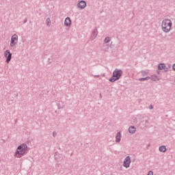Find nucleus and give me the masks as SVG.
Here are the masks:
<instances>
[{
    "mask_svg": "<svg viewBox=\"0 0 175 175\" xmlns=\"http://www.w3.org/2000/svg\"><path fill=\"white\" fill-rule=\"evenodd\" d=\"M48 59H49V61H50V58H49Z\"/></svg>",
    "mask_w": 175,
    "mask_h": 175,
    "instance_id": "26",
    "label": "nucleus"
},
{
    "mask_svg": "<svg viewBox=\"0 0 175 175\" xmlns=\"http://www.w3.org/2000/svg\"><path fill=\"white\" fill-rule=\"evenodd\" d=\"M50 23H51V22L50 21L49 18H48L46 19V25H47V27H50Z\"/></svg>",
    "mask_w": 175,
    "mask_h": 175,
    "instance_id": "18",
    "label": "nucleus"
},
{
    "mask_svg": "<svg viewBox=\"0 0 175 175\" xmlns=\"http://www.w3.org/2000/svg\"><path fill=\"white\" fill-rule=\"evenodd\" d=\"M151 79L150 77H146L145 78H139V81H146V80H150Z\"/></svg>",
    "mask_w": 175,
    "mask_h": 175,
    "instance_id": "16",
    "label": "nucleus"
},
{
    "mask_svg": "<svg viewBox=\"0 0 175 175\" xmlns=\"http://www.w3.org/2000/svg\"><path fill=\"white\" fill-rule=\"evenodd\" d=\"M86 6H87V3L85 2V1H83V0H81L77 4V7L81 10L85 9Z\"/></svg>",
    "mask_w": 175,
    "mask_h": 175,
    "instance_id": "7",
    "label": "nucleus"
},
{
    "mask_svg": "<svg viewBox=\"0 0 175 175\" xmlns=\"http://www.w3.org/2000/svg\"><path fill=\"white\" fill-rule=\"evenodd\" d=\"M28 154V146L25 144H22L18 146L14 153L16 158H23L25 155Z\"/></svg>",
    "mask_w": 175,
    "mask_h": 175,
    "instance_id": "1",
    "label": "nucleus"
},
{
    "mask_svg": "<svg viewBox=\"0 0 175 175\" xmlns=\"http://www.w3.org/2000/svg\"><path fill=\"white\" fill-rule=\"evenodd\" d=\"M173 70H175V64L172 66Z\"/></svg>",
    "mask_w": 175,
    "mask_h": 175,
    "instance_id": "23",
    "label": "nucleus"
},
{
    "mask_svg": "<svg viewBox=\"0 0 175 175\" xmlns=\"http://www.w3.org/2000/svg\"><path fill=\"white\" fill-rule=\"evenodd\" d=\"M98 33H99V32L98 31V29H93V31L91 33L92 40H94V39H96V36H98Z\"/></svg>",
    "mask_w": 175,
    "mask_h": 175,
    "instance_id": "8",
    "label": "nucleus"
},
{
    "mask_svg": "<svg viewBox=\"0 0 175 175\" xmlns=\"http://www.w3.org/2000/svg\"><path fill=\"white\" fill-rule=\"evenodd\" d=\"M142 76H144L145 75H147V72H146V71H142Z\"/></svg>",
    "mask_w": 175,
    "mask_h": 175,
    "instance_id": "22",
    "label": "nucleus"
},
{
    "mask_svg": "<svg viewBox=\"0 0 175 175\" xmlns=\"http://www.w3.org/2000/svg\"><path fill=\"white\" fill-rule=\"evenodd\" d=\"M94 77H100V75H95Z\"/></svg>",
    "mask_w": 175,
    "mask_h": 175,
    "instance_id": "24",
    "label": "nucleus"
},
{
    "mask_svg": "<svg viewBox=\"0 0 175 175\" xmlns=\"http://www.w3.org/2000/svg\"><path fill=\"white\" fill-rule=\"evenodd\" d=\"M4 57H6L7 64H9V62H10V61H12V53H10V50H6L4 52Z\"/></svg>",
    "mask_w": 175,
    "mask_h": 175,
    "instance_id": "5",
    "label": "nucleus"
},
{
    "mask_svg": "<svg viewBox=\"0 0 175 175\" xmlns=\"http://www.w3.org/2000/svg\"><path fill=\"white\" fill-rule=\"evenodd\" d=\"M172 25H173V23L170 19L166 18L163 20L161 23L162 31L165 32V33H168L172 30Z\"/></svg>",
    "mask_w": 175,
    "mask_h": 175,
    "instance_id": "2",
    "label": "nucleus"
},
{
    "mask_svg": "<svg viewBox=\"0 0 175 175\" xmlns=\"http://www.w3.org/2000/svg\"><path fill=\"white\" fill-rule=\"evenodd\" d=\"M18 42V36H17L16 34H14L11 37L10 46L13 47L14 46H16Z\"/></svg>",
    "mask_w": 175,
    "mask_h": 175,
    "instance_id": "4",
    "label": "nucleus"
},
{
    "mask_svg": "<svg viewBox=\"0 0 175 175\" xmlns=\"http://www.w3.org/2000/svg\"><path fill=\"white\" fill-rule=\"evenodd\" d=\"M53 137H55V136H57V132L53 131Z\"/></svg>",
    "mask_w": 175,
    "mask_h": 175,
    "instance_id": "20",
    "label": "nucleus"
},
{
    "mask_svg": "<svg viewBox=\"0 0 175 175\" xmlns=\"http://www.w3.org/2000/svg\"><path fill=\"white\" fill-rule=\"evenodd\" d=\"M121 137H122L121 132L117 133L116 136V143H120V142H121Z\"/></svg>",
    "mask_w": 175,
    "mask_h": 175,
    "instance_id": "10",
    "label": "nucleus"
},
{
    "mask_svg": "<svg viewBox=\"0 0 175 175\" xmlns=\"http://www.w3.org/2000/svg\"><path fill=\"white\" fill-rule=\"evenodd\" d=\"M123 166L124 167H129V166H131V157L127 156L124 161V163H123Z\"/></svg>",
    "mask_w": 175,
    "mask_h": 175,
    "instance_id": "6",
    "label": "nucleus"
},
{
    "mask_svg": "<svg viewBox=\"0 0 175 175\" xmlns=\"http://www.w3.org/2000/svg\"><path fill=\"white\" fill-rule=\"evenodd\" d=\"M111 40V38L110 37H106L104 40V42L105 43H109Z\"/></svg>",
    "mask_w": 175,
    "mask_h": 175,
    "instance_id": "17",
    "label": "nucleus"
},
{
    "mask_svg": "<svg viewBox=\"0 0 175 175\" xmlns=\"http://www.w3.org/2000/svg\"><path fill=\"white\" fill-rule=\"evenodd\" d=\"M129 133L133 134L136 133V127L135 126H131L129 128Z\"/></svg>",
    "mask_w": 175,
    "mask_h": 175,
    "instance_id": "11",
    "label": "nucleus"
},
{
    "mask_svg": "<svg viewBox=\"0 0 175 175\" xmlns=\"http://www.w3.org/2000/svg\"><path fill=\"white\" fill-rule=\"evenodd\" d=\"M57 107L58 109H64V107H65V105H64V102L59 101L57 103Z\"/></svg>",
    "mask_w": 175,
    "mask_h": 175,
    "instance_id": "12",
    "label": "nucleus"
},
{
    "mask_svg": "<svg viewBox=\"0 0 175 175\" xmlns=\"http://www.w3.org/2000/svg\"><path fill=\"white\" fill-rule=\"evenodd\" d=\"M64 25L66 27H70V25H72V21L70 20V18L69 17L66 18L64 21Z\"/></svg>",
    "mask_w": 175,
    "mask_h": 175,
    "instance_id": "9",
    "label": "nucleus"
},
{
    "mask_svg": "<svg viewBox=\"0 0 175 175\" xmlns=\"http://www.w3.org/2000/svg\"><path fill=\"white\" fill-rule=\"evenodd\" d=\"M150 79L152 81H158V80H159V79H158V76L157 75H152Z\"/></svg>",
    "mask_w": 175,
    "mask_h": 175,
    "instance_id": "15",
    "label": "nucleus"
},
{
    "mask_svg": "<svg viewBox=\"0 0 175 175\" xmlns=\"http://www.w3.org/2000/svg\"><path fill=\"white\" fill-rule=\"evenodd\" d=\"M148 122V120H146V124H147Z\"/></svg>",
    "mask_w": 175,
    "mask_h": 175,
    "instance_id": "25",
    "label": "nucleus"
},
{
    "mask_svg": "<svg viewBox=\"0 0 175 175\" xmlns=\"http://www.w3.org/2000/svg\"><path fill=\"white\" fill-rule=\"evenodd\" d=\"M149 109H150V110H152V109H154V106H152V105H150L149 106Z\"/></svg>",
    "mask_w": 175,
    "mask_h": 175,
    "instance_id": "21",
    "label": "nucleus"
},
{
    "mask_svg": "<svg viewBox=\"0 0 175 175\" xmlns=\"http://www.w3.org/2000/svg\"><path fill=\"white\" fill-rule=\"evenodd\" d=\"M148 175H154V172L152 171H149Z\"/></svg>",
    "mask_w": 175,
    "mask_h": 175,
    "instance_id": "19",
    "label": "nucleus"
},
{
    "mask_svg": "<svg viewBox=\"0 0 175 175\" xmlns=\"http://www.w3.org/2000/svg\"><path fill=\"white\" fill-rule=\"evenodd\" d=\"M165 68H166V65H165V64L163 63H161L158 66L159 70H163V69H165Z\"/></svg>",
    "mask_w": 175,
    "mask_h": 175,
    "instance_id": "13",
    "label": "nucleus"
},
{
    "mask_svg": "<svg viewBox=\"0 0 175 175\" xmlns=\"http://www.w3.org/2000/svg\"><path fill=\"white\" fill-rule=\"evenodd\" d=\"M122 73L123 72L121 69H115V70L113 72L112 77L109 79V81L111 83H115V81L120 80L122 76Z\"/></svg>",
    "mask_w": 175,
    "mask_h": 175,
    "instance_id": "3",
    "label": "nucleus"
},
{
    "mask_svg": "<svg viewBox=\"0 0 175 175\" xmlns=\"http://www.w3.org/2000/svg\"><path fill=\"white\" fill-rule=\"evenodd\" d=\"M159 150L160 152H166V146H161L159 148Z\"/></svg>",
    "mask_w": 175,
    "mask_h": 175,
    "instance_id": "14",
    "label": "nucleus"
}]
</instances>
